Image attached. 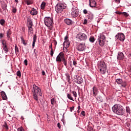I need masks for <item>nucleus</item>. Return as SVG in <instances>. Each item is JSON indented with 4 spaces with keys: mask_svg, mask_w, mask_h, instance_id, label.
<instances>
[{
    "mask_svg": "<svg viewBox=\"0 0 131 131\" xmlns=\"http://www.w3.org/2000/svg\"><path fill=\"white\" fill-rule=\"evenodd\" d=\"M112 111L118 115H123L125 113L123 106L120 104H115L112 107Z\"/></svg>",
    "mask_w": 131,
    "mask_h": 131,
    "instance_id": "nucleus-1",
    "label": "nucleus"
},
{
    "mask_svg": "<svg viewBox=\"0 0 131 131\" xmlns=\"http://www.w3.org/2000/svg\"><path fill=\"white\" fill-rule=\"evenodd\" d=\"M32 92L33 93V98L36 101H38V95H39V96H42L40 89L35 84L33 85V90H32Z\"/></svg>",
    "mask_w": 131,
    "mask_h": 131,
    "instance_id": "nucleus-2",
    "label": "nucleus"
},
{
    "mask_svg": "<svg viewBox=\"0 0 131 131\" xmlns=\"http://www.w3.org/2000/svg\"><path fill=\"white\" fill-rule=\"evenodd\" d=\"M67 4L64 2H59L55 7V11L58 14H60L63 9H66Z\"/></svg>",
    "mask_w": 131,
    "mask_h": 131,
    "instance_id": "nucleus-3",
    "label": "nucleus"
},
{
    "mask_svg": "<svg viewBox=\"0 0 131 131\" xmlns=\"http://www.w3.org/2000/svg\"><path fill=\"white\" fill-rule=\"evenodd\" d=\"M98 68L100 73L102 74V75H104L107 69V66L106 63L104 62V61H98Z\"/></svg>",
    "mask_w": 131,
    "mask_h": 131,
    "instance_id": "nucleus-4",
    "label": "nucleus"
},
{
    "mask_svg": "<svg viewBox=\"0 0 131 131\" xmlns=\"http://www.w3.org/2000/svg\"><path fill=\"white\" fill-rule=\"evenodd\" d=\"M45 25L47 26L48 27H50L51 28L53 23V18H51V17H45L44 18Z\"/></svg>",
    "mask_w": 131,
    "mask_h": 131,
    "instance_id": "nucleus-5",
    "label": "nucleus"
},
{
    "mask_svg": "<svg viewBox=\"0 0 131 131\" xmlns=\"http://www.w3.org/2000/svg\"><path fill=\"white\" fill-rule=\"evenodd\" d=\"M106 41V36L103 34H101L98 38V42L99 43L100 46L103 47L105 45Z\"/></svg>",
    "mask_w": 131,
    "mask_h": 131,
    "instance_id": "nucleus-6",
    "label": "nucleus"
},
{
    "mask_svg": "<svg viewBox=\"0 0 131 131\" xmlns=\"http://www.w3.org/2000/svg\"><path fill=\"white\" fill-rule=\"evenodd\" d=\"M77 37L80 39V41H85L87 39V36L85 33H79L77 34Z\"/></svg>",
    "mask_w": 131,
    "mask_h": 131,
    "instance_id": "nucleus-7",
    "label": "nucleus"
},
{
    "mask_svg": "<svg viewBox=\"0 0 131 131\" xmlns=\"http://www.w3.org/2000/svg\"><path fill=\"white\" fill-rule=\"evenodd\" d=\"M79 10H78L76 8H73L72 9V17H73V18H76L78 16H79Z\"/></svg>",
    "mask_w": 131,
    "mask_h": 131,
    "instance_id": "nucleus-8",
    "label": "nucleus"
},
{
    "mask_svg": "<svg viewBox=\"0 0 131 131\" xmlns=\"http://www.w3.org/2000/svg\"><path fill=\"white\" fill-rule=\"evenodd\" d=\"M115 38L119 39L121 41H124L125 39V35L122 33H118L116 35Z\"/></svg>",
    "mask_w": 131,
    "mask_h": 131,
    "instance_id": "nucleus-9",
    "label": "nucleus"
},
{
    "mask_svg": "<svg viewBox=\"0 0 131 131\" xmlns=\"http://www.w3.org/2000/svg\"><path fill=\"white\" fill-rule=\"evenodd\" d=\"M65 54L63 52H61L59 53V54L58 55V56L56 57V61L58 62H61L63 60V57L64 56Z\"/></svg>",
    "mask_w": 131,
    "mask_h": 131,
    "instance_id": "nucleus-10",
    "label": "nucleus"
},
{
    "mask_svg": "<svg viewBox=\"0 0 131 131\" xmlns=\"http://www.w3.org/2000/svg\"><path fill=\"white\" fill-rule=\"evenodd\" d=\"M74 78L76 79L75 81L78 84H81L83 82V80L81 77H79L78 75H75L74 76Z\"/></svg>",
    "mask_w": 131,
    "mask_h": 131,
    "instance_id": "nucleus-11",
    "label": "nucleus"
},
{
    "mask_svg": "<svg viewBox=\"0 0 131 131\" xmlns=\"http://www.w3.org/2000/svg\"><path fill=\"white\" fill-rule=\"evenodd\" d=\"M2 43L3 45L4 51L7 53L9 52V49H8V46L6 45V42L5 41H2Z\"/></svg>",
    "mask_w": 131,
    "mask_h": 131,
    "instance_id": "nucleus-12",
    "label": "nucleus"
},
{
    "mask_svg": "<svg viewBox=\"0 0 131 131\" xmlns=\"http://www.w3.org/2000/svg\"><path fill=\"white\" fill-rule=\"evenodd\" d=\"M93 93L94 97L97 96V95H98V90L97 86H94L93 87Z\"/></svg>",
    "mask_w": 131,
    "mask_h": 131,
    "instance_id": "nucleus-13",
    "label": "nucleus"
},
{
    "mask_svg": "<svg viewBox=\"0 0 131 131\" xmlns=\"http://www.w3.org/2000/svg\"><path fill=\"white\" fill-rule=\"evenodd\" d=\"M85 44L80 43L78 46L77 50L78 51H84L85 50Z\"/></svg>",
    "mask_w": 131,
    "mask_h": 131,
    "instance_id": "nucleus-14",
    "label": "nucleus"
},
{
    "mask_svg": "<svg viewBox=\"0 0 131 131\" xmlns=\"http://www.w3.org/2000/svg\"><path fill=\"white\" fill-rule=\"evenodd\" d=\"M90 6L91 7H96L97 6V3L95 0H89Z\"/></svg>",
    "mask_w": 131,
    "mask_h": 131,
    "instance_id": "nucleus-15",
    "label": "nucleus"
},
{
    "mask_svg": "<svg viewBox=\"0 0 131 131\" xmlns=\"http://www.w3.org/2000/svg\"><path fill=\"white\" fill-rule=\"evenodd\" d=\"M123 58L124 54L122 52H119L117 56V59H119V60H122Z\"/></svg>",
    "mask_w": 131,
    "mask_h": 131,
    "instance_id": "nucleus-16",
    "label": "nucleus"
},
{
    "mask_svg": "<svg viewBox=\"0 0 131 131\" xmlns=\"http://www.w3.org/2000/svg\"><path fill=\"white\" fill-rule=\"evenodd\" d=\"M64 21L66 24H67L68 25H72L73 21L71 19L69 18H66L64 20Z\"/></svg>",
    "mask_w": 131,
    "mask_h": 131,
    "instance_id": "nucleus-17",
    "label": "nucleus"
},
{
    "mask_svg": "<svg viewBox=\"0 0 131 131\" xmlns=\"http://www.w3.org/2000/svg\"><path fill=\"white\" fill-rule=\"evenodd\" d=\"M30 14L33 16H35V15L38 14V12L37 11L36 9H35L34 8H32L31 11H30Z\"/></svg>",
    "mask_w": 131,
    "mask_h": 131,
    "instance_id": "nucleus-18",
    "label": "nucleus"
},
{
    "mask_svg": "<svg viewBox=\"0 0 131 131\" xmlns=\"http://www.w3.org/2000/svg\"><path fill=\"white\" fill-rule=\"evenodd\" d=\"M1 96L3 97V100H7L8 99V97L6 95V94L5 93V92H4V91L1 92Z\"/></svg>",
    "mask_w": 131,
    "mask_h": 131,
    "instance_id": "nucleus-19",
    "label": "nucleus"
},
{
    "mask_svg": "<svg viewBox=\"0 0 131 131\" xmlns=\"http://www.w3.org/2000/svg\"><path fill=\"white\" fill-rule=\"evenodd\" d=\"M37 40V36L36 35H34L33 38V43H32V47L33 48L35 46V42Z\"/></svg>",
    "mask_w": 131,
    "mask_h": 131,
    "instance_id": "nucleus-20",
    "label": "nucleus"
},
{
    "mask_svg": "<svg viewBox=\"0 0 131 131\" xmlns=\"http://www.w3.org/2000/svg\"><path fill=\"white\" fill-rule=\"evenodd\" d=\"M62 62L63 64H64L65 67H66V68H67V59H66V58L65 57V55H64V56L63 57Z\"/></svg>",
    "mask_w": 131,
    "mask_h": 131,
    "instance_id": "nucleus-21",
    "label": "nucleus"
},
{
    "mask_svg": "<svg viewBox=\"0 0 131 131\" xmlns=\"http://www.w3.org/2000/svg\"><path fill=\"white\" fill-rule=\"evenodd\" d=\"M28 27H33V22L30 18L28 19Z\"/></svg>",
    "mask_w": 131,
    "mask_h": 131,
    "instance_id": "nucleus-22",
    "label": "nucleus"
},
{
    "mask_svg": "<svg viewBox=\"0 0 131 131\" xmlns=\"http://www.w3.org/2000/svg\"><path fill=\"white\" fill-rule=\"evenodd\" d=\"M63 45L64 46H66L67 48L70 47V42L69 41V40L67 41H64L63 43Z\"/></svg>",
    "mask_w": 131,
    "mask_h": 131,
    "instance_id": "nucleus-23",
    "label": "nucleus"
},
{
    "mask_svg": "<svg viewBox=\"0 0 131 131\" xmlns=\"http://www.w3.org/2000/svg\"><path fill=\"white\" fill-rule=\"evenodd\" d=\"M47 5L46 3L45 2H42L41 4V9L42 10H44L45 9L46 6Z\"/></svg>",
    "mask_w": 131,
    "mask_h": 131,
    "instance_id": "nucleus-24",
    "label": "nucleus"
},
{
    "mask_svg": "<svg viewBox=\"0 0 131 131\" xmlns=\"http://www.w3.org/2000/svg\"><path fill=\"white\" fill-rule=\"evenodd\" d=\"M97 100L99 102H103V99L102 97H101V96H98L96 97Z\"/></svg>",
    "mask_w": 131,
    "mask_h": 131,
    "instance_id": "nucleus-25",
    "label": "nucleus"
},
{
    "mask_svg": "<svg viewBox=\"0 0 131 131\" xmlns=\"http://www.w3.org/2000/svg\"><path fill=\"white\" fill-rule=\"evenodd\" d=\"M28 31H29V34H30V33L31 34H33L32 26H29V27H28Z\"/></svg>",
    "mask_w": 131,
    "mask_h": 131,
    "instance_id": "nucleus-26",
    "label": "nucleus"
},
{
    "mask_svg": "<svg viewBox=\"0 0 131 131\" xmlns=\"http://www.w3.org/2000/svg\"><path fill=\"white\" fill-rule=\"evenodd\" d=\"M89 40L91 41V42L93 43L95 41V39L94 38V36H91L89 38Z\"/></svg>",
    "mask_w": 131,
    "mask_h": 131,
    "instance_id": "nucleus-27",
    "label": "nucleus"
},
{
    "mask_svg": "<svg viewBox=\"0 0 131 131\" xmlns=\"http://www.w3.org/2000/svg\"><path fill=\"white\" fill-rule=\"evenodd\" d=\"M20 39L21 40V42H23V45L25 46H26L27 45V43L25 41V40L24 39L23 36L20 37Z\"/></svg>",
    "mask_w": 131,
    "mask_h": 131,
    "instance_id": "nucleus-28",
    "label": "nucleus"
},
{
    "mask_svg": "<svg viewBox=\"0 0 131 131\" xmlns=\"http://www.w3.org/2000/svg\"><path fill=\"white\" fill-rule=\"evenodd\" d=\"M116 82L117 84H121V83L123 82V81L122 79H117L116 80Z\"/></svg>",
    "mask_w": 131,
    "mask_h": 131,
    "instance_id": "nucleus-29",
    "label": "nucleus"
},
{
    "mask_svg": "<svg viewBox=\"0 0 131 131\" xmlns=\"http://www.w3.org/2000/svg\"><path fill=\"white\" fill-rule=\"evenodd\" d=\"M26 3L27 5H30L31 4H33V1L32 0H27Z\"/></svg>",
    "mask_w": 131,
    "mask_h": 131,
    "instance_id": "nucleus-30",
    "label": "nucleus"
},
{
    "mask_svg": "<svg viewBox=\"0 0 131 131\" xmlns=\"http://www.w3.org/2000/svg\"><path fill=\"white\" fill-rule=\"evenodd\" d=\"M15 54L17 55L19 54V48L17 46H15Z\"/></svg>",
    "mask_w": 131,
    "mask_h": 131,
    "instance_id": "nucleus-31",
    "label": "nucleus"
},
{
    "mask_svg": "<svg viewBox=\"0 0 131 131\" xmlns=\"http://www.w3.org/2000/svg\"><path fill=\"white\" fill-rule=\"evenodd\" d=\"M126 112L128 113L129 114H130L131 112H130V107L129 106H126Z\"/></svg>",
    "mask_w": 131,
    "mask_h": 131,
    "instance_id": "nucleus-32",
    "label": "nucleus"
},
{
    "mask_svg": "<svg viewBox=\"0 0 131 131\" xmlns=\"http://www.w3.org/2000/svg\"><path fill=\"white\" fill-rule=\"evenodd\" d=\"M11 34V32L10 31V30H9L8 31H7V36L8 38H10V35Z\"/></svg>",
    "mask_w": 131,
    "mask_h": 131,
    "instance_id": "nucleus-33",
    "label": "nucleus"
},
{
    "mask_svg": "<svg viewBox=\"0 0 131 131\" xmlns=\"http://www.w3.org/2000/svg\"><path fill=\"white\" fill-rule=\"evenodd\" d=\"M5 20H4V19H1V20H0V24L1 25L3 26L4 24H5Z\"/></svg>",
    "mask_w": 131,
    "mask_h": 131,
    "instance_id": "nucleus-34",
    "label": "nucleus"
},
{
    "mask_svg": "<svg viewBox=\"0 0 131 131\" xmlns=\"http://www.w3.org/2000/svg\"><path fill=\"white\" fill-rule=\"evenodd\" d=\"M67 97H68V98H69L70 100H73V98L72 97V96L71 95V94H68Z\"/></svg>",
    "mask_w": 131,
    "mask_h": 131,
    "instance_id": "nucleus-35",
    "label": "nucleus"
},
{
    "mask_svg": "<svg viewBox=\"0 0 131 131\" xmlns=\"http://www.w3.org/2000/svg\"><path fill=\"white\" fill-rule=\"evenodd\" d=\"M16 75L17 77H20L21 76V72H20V71H17L16 72Z\"/></svg>",
    "mask_w": 131,
    "mask_h": 131,
    "instance_id": "nucleus-36",
    "label": "nucleus"
},
{
    "mask_svg": "<svg viewBox=\"0 0 131 131\" xmlns=\"http://www.w3.org/2000/svg\"><path fill=\"white\" fill-rule=\"evenodd\" d=\"M4 127H5V129H6V130H8V129H9L8 124H7L6 122H5V124H4Z\"/></svg>",
    "mask_w": 131,
    "mask_h": 131,
    "instance_id": "nucleus-37",
    "label": "nucleus"
},
{
    "mask_svg": "<svg viewBox=\"0 0 131 131\" xmlns=\"http://www.w3.org/2000/svg\"><path fill=\"white\" fill-rule=\"evenodd\" d=\"M7 7V6L6 4H4L2 6V8L3 9L5 10L6 9V8Z\"/></svg>",
    "mask_w": 131,
    "mask_h": 131,
    "instance_id": "nucleus-38",
    "label": "nucleus"
},
{
    "mask_svg": "<svg viewBox=\"0 0 131 131\" xmlns=\"http://www.w3.org/2000/svg\"><path fill=\"white\" fill-rule=\"evenodd\" d=\"M51 104L52 105H54V104L55 103V98H52L51 99Z\"/></svg>",
    "mask_w": 131,
    "mask_h": 131,
    "instance_id": "nucleus-39",
    "label": "nucleus"
},
{
    "mask_svg": "<svg viewBox=\"0 0 131 131\" xmlns=\"http://www.w3.org/2000/svg\"><path fill=\"white\" fill-rule=\"evenodd\" d=\"M17 11V9L16 8L14 7V6L12 7V12H13L14 13H16Z\"/></svg>",
    "mask_w": 131,
    "mask_h": 131,
    "instance_id": "nucleus-40",
    "label": "nucleus"
},
{
    "mask_svg": "<svg viewBox=\"0 0 131 131\" xmlns=\"http://www.w3.org/2000/svg\"><path fill=\"white\" fill-rule=\"evenodd\" d=\"M122 14L124 15V16L127 17L129 16V14H128L127 13H126V12H122Z\"/></svg>",
    "mask_w": 131,
    "mask_h": 131,
    "instance_id": "nucleus-41",
    "label": "nucleus"
},
{
    "mask_svg": "<svg viewBox=\"0 0 131 131\" xmlns=\"http://www.w3.org/2000/svg\"><path fill=\"white\" fill-rule=\"evenodd\" d=\"M54 53V52L53 51V49L51 50V52H50V55L51 57H53V54Z\"/></svg>",
    "mask_w": 131,
    "mask_h": 131,
    "instance_id": "nucleus-42",
    "label": "nucleus"
},
{
    "mask_svg": "<svg viewBox=\"0 0 131 131\" xmlns=\"http://www.w3.org/2000/svg\"><path fill=\"white\" fill-rule=\"evenodd\" d=\"M72 93L73 94V95H74V96L75 97H77V93L76 92H74V91H72Z\"/></svg>",
    "mask_w": 131,
    "mask_h": 131,
    "instance_id": "nucleus-43",
    "label": "nucleus"
},
{
    "mask_svg": "<svg viewBox=\"0 0 131 131\" xmlns=\"http://www.w3.org/2000/svg\"><path fill=\"white\" fill-rule=\"evenodd\" d=\"M24 63L26 65V66H27V65L28 64V61L27 59H25L24 60Z\"/></svg>",
    "mask_w": 131,
    "mask_h": 131,
    "instance_id": "nucleus-44",
    "label": "nucleus"
},
{
    "mask_svg": "<svg viewBox=\"0 0 131 131\" xmlns=\"http://www.w3.org/2000/svg\"><path fill=\"white\" fill-rule=\"evenodd\" d=\"M70 112H72L73 111H74V106H72V107L70 106Z\"/></svg>",
    "mask_w": 131,
    "mask_h": 131,
    "instance_id": "nucleus-45",
    "label": "nucleus"
},
{
    "mask_svg": "<svg viewBox=\"0 0 131 131\" xmlns=\"http://www.w3.org/2000/svg\"><path fill=\"white\" fill-rule=\"evenodd\" d=\"M83 13L84 14H88V11L86 9H84L83 11Z\"/></svg>",
    "mask_w": 131,
    "mask_h": 131,
    "instance_id": "nucleus-46",
    "label": "nucleus"
},
{
    "mask_svg": "<svg viewBox=\"0 0 131 131\" xmlns=\"http://www.w3.org/2000/svg\"><path fill=\"white\" fill-rule=\"evenodd\" d=\"M57 127H58L59 129H61V124L58 122V123H57Z\"/></svg>",
    "mask_w": 131,
    "mask_h": 131,
    "instance_id": "nucleus-47",
    "label": "nucleus"
},
{
    "mask_svg": "<svg viewBox=\"0 0 131 131\" xmlns=\"http://www.w3.org/2000/svg\"><path fill=\"white\" fill-rule=\"evenodd\" d=\"M68 38H69L68 36H65V38H64L65 41H67L68 40Z\"/></svg>",
    "mask_w": 131,
    "mask_h": 131,
    "instance_id": "nucleus-48",
    "label": "nucleus"
},
{
    "mask_svg": "<svg viewBox=\"0 0 131 131\" xmlns=\"http://www.w3.org/2000/svg\"><path fill=\"white\" fill-rule=\"evenodd\" d=\"M81 115H82L83 116H85V112L84 111H82Z\"/></svg>",
    "mask_w": 131,
    "mask_h": 131,
    "instance_id": "nucleus-49",
    "label": "nucleus"
},
{
    "mask_svg": "<svg viewBox=\"0 0 131 131\" xmlns=\"http://www.w3.org/2000/svg\"><path fill=\"white\" fill-rule=\"evenodd\" d=\"M116 14L121 15V14H122V12H119V11H117V12H116Z\"/></svg>",
    "mask_w": 131,
    "mask_h": 131,
    "instance_id": "nucleus-50",
    "label": "nucleus"
},
{
    "mask_svg": "<svg viewBox=\"0 0 131 131\" xmlns=\"http://www.w3.org/2000/svg\"><path fill=\"white\" fill-rule=\"evenodd\" d=\"M87 23H88V20H87V19H84L83 24H86Z\"/></svg>",
    "mask_w": 131,
    "mask_h": 131,
    "instance_id": "nucleus-51",
    "label": "nucleus"
},
{
    "mask_svg": "<svg viewBox=\"0 0 131 131\" xmlns=\"http://www.w3.org/2000/svg\"><path fill=\"white\" fill-rule=\"evenodd\" d=\"M66 75H67V79L69 80L70 78V75H69V74H66Z\"/></svg>",
    "mask_w": 131,
    "mask_h": 131,
    "instance_id": "nucleus-52",
    "label": "nucleus"
},
{
    "mask_svg": "<svg viewBox=\"0 0 131 131\" xmlns=\"http://www.w3.org/2000/svg\"><path fill=\"white\" fill-rule=\"evenodd\" d=\"M42 75L43 76L46 75V73H45V71H42Z\"/></svg>",
    "mask_w": 131,
    "mask_h": 131,
    "instance_id": "nucleus-53",
    "label": "nucleus"
},
{
    "mask_svg": "<svg viewBox=\"0 0 131 131\" xmlns=\"http://www.w3.org/2000/svg\"><path fill=\"white\" fill-rule=\"evenodd\" d=\"M77 64V63L76 62V61H73V64L75 66H76V65Z\"/></svg>",
    "mask_w": 131,
    "mask_h": 131,
    "instance_id": "nucleus-54",
    "label": "nucleus"
},
{
    "mask_svg": "<svg viewBox=\"0 0 131 131\" xmlns=\"http://www.w3.org/2000/svg\"><path fill=\"white\" fill-rule=\"evenodd\" d=\"M3 36H4L3 33H0V37H1V38H3Z\"/></svg>",
    "mask_w": 131,
    "mask_h": 131,
    "instance_id": "nucleus-55",
    "label": "nucleus"
},
{
    "mask_svg": "<svg viewBox=\"0 0 131 131\" xmlns=\"http://www.w3.org/2000/svg\"><path fill=\"white\" fill-rule=\"evenodd\" d=\"M116 3H120V0H115Z\"/></svg>",
    "mask_w": 131,
    "mask_h": 131,
    "instance_id": "nucleus-56",
    "label": "nucleus"
},
{
    "mask_svg": "<svg viewBox=\"0 0 131 131\" xmlns=\"http://www.w3.org/2000/svg\"><path fill=\"white\" fill-rule=\"evenodd\" d=\"M50 48H51V50H53V48H52V44H51V45L50 46Z\"/></svg>",
    "mask_w": 131,
    "mask_h": 131,
    "instance_id": "nucleus-57",
    "label": "nucleus"
},
{
    "mask_svg": "<svg viewBox=\"0 0 131 131\" xmlns=\"http://www.w3.org/2000/svg\"><path fill=\"white\" fill-rule=\"evenodd\" d=\"M15 2H16L17 4H18V2H19L18 0H15Z\"/></svg>",
    "mask_w": 131,
    "mask_h": 131,
    "instance_id": "nucleus-58",
    "label": "nucleus"
},
{
    "mask_svg": "<svg viewBox=\"0 0 131 131\" xmlns=\"http://www.w3.org/2000/svg\"><path fill=\"white\" fill-rule=\"evenodd\" d=\"M21 119L24 120V117L23 116H21Z\"/></svg>",
    "mask_w": 131,
    "mask_h": 131,
    "instance_id": "nucleus-59",
    "label": "nucleus"
},
{
    "mask_svg": "<svg viewBox=\"0 0 131 131\" xmlns=\"http://www.w3.org/2000/svg\"><path fill=\"white\" fill-rule=\"evenodd\" d=\"M77 113H80V111L79 110H78L77 111Z\"/></svg>",
    "mask_w": 131,
    "mask_h": 131,
    "instance_id": "nucleus-60",
    "label": "nucleus"
},
{
    "mask_svg": "<svg viewBox=\"0 0 131 131\" xmlns=\"http://www.w3.org/2000/svg\"><path fill=\"white\" fill-rule=\"evenodd\" d=\"M79 110L80 109V106H78Z\"/></svg>",
    "mask_w": 131,
    "mask_h": 131,
    "instance_id": "nucleus-61",
    "label": "nucleus"
},
{
    "mask_svg": "<svg viewBox=\"0 0 131 131\" xmlns=\"http://www.w3.org/2000/svg\"><path fill=\"white\" fill-rule=\"evenodd\" d=\"M34 53H35V49H34Z\"/></svg>",
    "mask_w": 131,
    "mask_h": 131,
    "instance_id": "nucleus-62",
    "label": "nucleus"
},
{
    "mask_svg": "<svg viewBox=\"0 0 131 131\" xmlns=\"http://www.w3.org/2000/svg\"><path fill=\"white\" fill-rule=\"evenodd\" d=\"M130 129V130H131V128H130V129Z\"/></svg>",
    "mask_w": 131,
    "mask_h": 131,
    "instance_id": "nucleus-63",
    "label": "nucleus"
},
{
    "mask_svg": "<svg viewBox=\"0 0 131 131\" xmlns=\"http://www.w3.org/2000/svg\"><path fill=\"white\" fill-rule=\"evenodd\" d=\"M130 70H131V65H130Z\"/></svg>",
    "mask_w": 131,
    "mask_h": 131,
    "instance_id": "nucleus-64",
    "label": "nucleus"
}]
</instances>
